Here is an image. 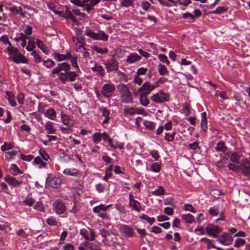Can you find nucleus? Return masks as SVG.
Masks as SVG:
<instances>
[{
  "mask_svg": "<svg viewBox=\"0 0 250 250\" xmlns=\"http://www.w3.org/2000/svg\"><path fill=\"white\" fill-rule=\"evenodd\" d=\"M71 65L67 62L59 63L57 66L51 71L52 74L58 75V79L63 83L67 81L74 82L76 78L82 74L80 69H74V71H70Z\"/></svg>",
  "mask_w": 250,
  "mask_h": 250,
  "instance_id": "obj_1",
  "label": "nucleus"
},
{
  "mask_svg": "<svg viewBox=\"0 0 250 250\" xmlns=\"http://www.w3.org/2000/svg\"><path fill=\"white\" fill-rule=\"evenodd\" d=\"M7 52L9 58L10 60L17 64L20 63H27L28 62L26 58L19 52L18 49L13 47H9L7 48Z\"/></svg>",
  "mask_w": 250,
  "mask_h": 250,
  "instance_id": "obj_2",
  "label": "nucleus"
},
{
  "mask_svg": "<svg viewBox=\"0 0 250 250\" xmlns=\"http://www.w3.org/2000/svg\"><path fill=\"white\" fill-rule=\"evenodd\" d=\"M119 94L121 101L123 103H130L132 102V95L127 86L125 84L119 85Z\"/></svg>",
  "mask_w": 250,
  "mask_h": 250,
  "instance_id": "obj_3",
  "label": "nucleus"
},
{
  "mask_svg": "<svg viewBox=\"0 0 250 250\" xmlns=\"http://www.w3.org/2000/svg\"><path fill=\"white\" fill-rule=\"evenodd\" d=\"M170 95L161 90L158 92L153 94L150 99L155 104H162L169 100Z\"/></svg>",
  "mask_w": 250,
  "mask_h": 250,
  "instance_id": "obj_4",
  "label": "nucleus"
},
{
  "mask_svg": "<svg viewBox=\"0 0 250 250\" xmlns=\"http://www.w3.org/2000/svg\"><path fill=\"white\" fill-rule=\"evenodd\" d=\"M103 64L105 66V67L108 73L113 71L118 70V62L113 57H112L104 61Z\"/></svg>",
  "mask_w": 250,
  "mask_h": 250,
  "instance_id": "obj_5",
  "label": "nucleus"
},
{
  "mask_svg": "<svg viewBox=\"0 0 250 250\" xmlns=\"http://www.w3.org/2000/svg\"><path fill=\"white\" fill-rule=\"evenodd\" d=\"M239 171H241L245 176L250 178V162L247 159H242L240 161Z\"/></svg>",
  "mask_w": 250,
  "mask_h": 250,
  "instance_id": "obj_6",
  "label": "nucleus"
},
{
  "mask_svg": "<svg viewBox=\"0 0 250 250\" xmlns=\"http://www.w3.org/2000/svg\"><path fill=\"white\" fill-rule=\"evenodd\" d=\"M115 90V85L111 83L104 84L101 89V93L105 98L111 97Z\"/></svg>",
  "mask_w": 250,
  "mask_h": 250,
  "instance_id": "obj_7",
  "label": "nucleus"
},
{
  "mask_svg": "<svg viewBox=\"0 0 250 250\" xmlns=\"http://www.w3.org/2000/svg\"><path fill=\"white\" fill-rule=\"evenodd\" d=\"M53 210L58 215L64 213L66 210L65 203L61 200H55L52 204Z\"/></svg>",
  "mask_w": 250,
  "mask_h": 250,
  "instance_id": "obj_8",
  "label": "nucleus"
},
{
  "mask_svg": "<svg viewBox=\"0 0 250 250\" xmlns=\"http://www.w3.org/2000/svg\"><path fill=\"white\" fill-rule=\"evenodd\" d=\"M158 86V84H151L149 82H146L138 89V91L141 93L149 95Z\"/></svg>",
  "mask_w": 250,
  "mask_h": 250,
  "instance_id": "obj_9",
  "label": "nucleus"
},
{
  "mask_svg": "<svg viewBox=\"0 0 250 250\" xmlns=\"http://www.w3.org/2000/svg\"><path fill=\"white\" fill-rule=\"evenodd\" d=\"M206 230L208 235L216 238L218 237L219 234L222 231V229L218 226L213 224H208L206 227Z\"/></svg>",
  "mask_w": 250,
  "mask_h": 250,
  "instance_id": "obj_10",
  "label": "nucleus"
},
{
  "mask_svg": "<svg viewBox=\"0 0 250 250\" xmlns=\"http://www.w3.org/2000/svg\"><path fill=\"white\" fill-rule=\"evenodd\" d=\"M80 234L83 236L85 240L94 241L96 238V235L94 231L90 228H88L87 229H82L80 231Z\"/></svg>",
  "mask_w": 250,
  "mask_h": 250,
  "instance_id": "obj_11",
  "label": "nucleus"
},
{
  "mask_svg": "<svg viewBox=\"0 0 250 250\" xmlns=\"http://www.w3.org/2000/svg\"><path fill=\"white\" fill-rule=\"evenodd\" d=\"M218 241L223 245L229 246L232 243L233 238L229 233L224 232L218 239Z\"/></svg>",
  "mask_w": 250,
  "mask_h": 250,
  "instance_id": "obj_12",
  "label": "nucleus"
},
{
  "mask_svg": "<svg viewBox=\"0 0 250 250\" xmlns=\"http://www.w3.org/2000/svg\"><path fill=\"white\" fill-rule=\"evenodd\" d=\"M120 230L127 237H133L135 235L133 228L127 225H122L120 228Z\"/></svg>",
  "mask_w": 250,
  "mask_h": 250,
  "instance_id": "obj_13",
  "label": "nucleus"
},
{
  "mask_svg": "<svg viewBox=\"0 0 250 250\" xmlns=\"http://www.w3.org/2000/svg\"><path fill=\"white\" fill-rule=\"evenodd\" d=\"M101 0H83V6H82L83 10L89 12Z\"/></svg>",
  "mask_w": 250,
  "mask_h": 250,
  "instance_id": "obj_14",
  "label": "nucleus"
},
{
  "mask_svg": "<svg viewBox=\"0 0 250 250\" xmlns=\"http://www.w3.org/2000/svg\"><path fill=\"white\" fill-rule=\"evenodd\" d=\"M101 206L103 204H101L93 208V211L98 214V215L102 219H108L109 218V215L107 214L106 209L103 210Z\"/></svg>",
  "mask_w": 250,
  "mask_h": 250,
  "instance_id": "obj_15",
  "label": "nucleus"
},
{
  "mask_svg": "<svg viewBox=\"0 0 250 250\" xmlns=\"http://www.w3.org/2000/svg\"><path fill=\"white\" fill-rule=\"evenodd\" d=\"M4 180L9 185L14 188L20 187L22 183L21 181H19L15 178L9 175H6L4 178Z\"/></svg>",
  "mask_w": 250,
  "mask_h": 250,
  "instance_id": "obj_16",
  "label": "nucleus"
},
{
  "mask_svg": "<svg viewBox=\"0 0 250 250\" xmlns=\"http://www.w3.org/2000/svg\"><path fill=\"white\" fill-rule=\"evenodd\" d=\"M29 39V37L26 35L22 33L19 32L16 33V37L14 38V40L16 42H21V46L24 48L27 44L26 40Z\"/></svg>",
  "mask_w": 250,
  "mask_h": 250,
  "instance_id": "obj_17",
  "label": "nucleus"
},
{
  "mask_svg": "<svg viewBox=\"0 0 250 250\" xmlns=\"http://www.w3.org/2000/svg\"><path fill=\"white\" fill-rule=\"evenodd\" d=\"M133 195L132 194H129V205L132 207V209L138 212L141 210V204L138 201L133 199Z\"/></svg>",
  "mask_w": 250,
  "mask_h": 250,
  "instance_id": "obj_18",
  "label": "nucleus"
},
{
  "mask_svg": "<svg viewBox=\"0 0 250 250\" xmlns=\"http://www.w3.org/2000/svg\"><path fill=\"white\" fill-rule=\"evenodd\" d=\"M91 69L94 73H96L99 76L103 77L105 75L104 67L97 62H94V66L91 67Z\"/></svg>",
  "mask_w": 250,
  "mask_h": 250,
  "instance_id": "obj_19",
  "label": "nucleus"
},
{
  "mask_svg": "<svg viewBox=\"0 0 250 250\" xmlns=\"http://www.w3.org/2000/svg\"><path fill=\"white\" fill-rule=\"evenodd\" d=\"M62 173L66 175L79 177L81 176V172L76 168H67L63 170Z\"/></svg>",
  "mask_w": 250,
  "mask_h": 250,
  "instance_id": "obj_20",
  "label": "nucleus"
},
{
  "mask_svg": "<svg viewBox=\"0 0 250 250\" xmlns=\"http://www.w3.org/2000/svg\"><path fill=\"white\" fill-rule=\"evenodd\" d=\"M141 57L136 53H130L126 59V62L128 64H132L139 61Z\"/></svg>",
  "mask_w": 250,
  "mask_h": 250,
  "instance_id": "obj_21",
  "label": "nucleus"
},
{
  "mask_svg": "<svg viewBox=\"0 0 250 250\" xmlns=\"http://www.w3.org/2000/svg\"><path fill=\"white\" fill-rule=\"evenodd\" d=\"M43 114L45 117L50 120L55 121L56 119V112L55 110L51 107L44 111Z\"/></svg>",
  "mask_w": 250,
  "mask_h": 250,
  "instance_id": "obj_22",
  "label": "nucleus"
},
{
  "mask_svg": "<svg viewBox=\"0 0 250 250\" xmlns=\"http://www.w3.org/2000/svg\"><path fill=\"white\" fill-rule=\"evenodd\" d=\"M49 185L52 188H58L61 184V179L59 177H53L48 180Z\"/></svg>",
  "mask_w": 250,
  "mask_h": 250,
  "instance_id": "obj_23",
  "label": "nucleus"
},
{
  "mask_svg": "<svg viewBox=\"0 0 250 250\" xmlns=\"http://www.w3.org/2000/svg\"><path fill=\"white\" fill-rule=\"evenodd\" d=\"M123 111L126 116L128 115H133L136 114H140L139 110L137 108L133 107H125L123 109Z\"/></svg>",
  "mask_w": 250,
  "mask_h": 250,
  "instance_id": "obj_24",
  "label": "nucleus"
},
{
  "mask_svg": "<svg viewBox=\"0 0 250 250\" xmlns=\"http://www.w3.org/2000/svg\"><path fill=\"white\" fill-rule=\"evenodd\" d=\"M62 17L66 19H70L74 22H77L76 19L67 6L65 7V11L63 12Z\"/></svg>",
  "mask_w": 250,
  "mask_h": 250,
  "instance_id": "obj_25",
  "label": "nucleus"
},
{
  "mask_svg": "<svg viewBox=\"0 0 250 250\" xmlns=\"http://www.w3.org/2000/svg\"><path fill=\"white\" fill-rule=\"evenodd\" d=\"M182 220L187 224H192L195 222L194 217L190 213L183 214L181 215Z\"/></svg>",
  "mask_w": 250,
  "mask_h": 250,
  "instance_id": "obj_26",
  "label": "nucleus"
},
{
  "mask_svg": "<svg viewBox=\"0 0 250 250\" xmlns=\"http://www.w3.org/2000/svg\"><path fill=\"white\" fill-rule=\"evenodd\" d=\"M201 126L203 130L206 132L208 128V124L207 120V113L206 112H202L201 114Z\"/></svg>",
  "mask_w": 250,
  "mask_h": 250,
  "instance_id": "obj_27",
  "label": "nucleus"
},
{
  "mask_svg": "<svg viewBox=\"0 0 250 250\" xmlns=\"http://www.w3.org/2000/svg\"><path fill=\"white\" fill-rule=\"evenodd\" d=\"M9 10L14 15L19 14L22 17H25V14L21 7L13 6L9 8Z\"/></svg>",
  "mask_w": 250,
  "mask_h": 250,
  "instance_id": "obj_28",
  "label": "nucleus"
},
{
  "mask_svg": "<svg viewBox=\"0 0 250 250\" xmlns=\"http://www.w3.org/2000/svg\"><path fill=\"white\" fill-rule=\"evenodd\" d=\"M109 36L104 31L99 30L97 32L96 40H100L104 42L107 41Z\"/></svg>",
  "mask_w": 250,
  "mask_h": 250,
  "instance_id": "obj_29",
  "label": "nucleus"
},
{
  "mask_svg": "<svg viewBox=\"0 0 250 250\" xmlns=\"http://www.w3.org/2000/svg\"><path fill=\"white\" fill-rule=\"evenodd\" d=\"M36 44L39 48H40L44 53L47 55L49 53V50L47 47L40 40H36Z\"/></svg>",
  "mask_w": 250,
  "mask_h": 250,
  "instance_id": "obj_30",
  "label": "nucleus"
},
{
  "mask_svg": "<svg viewBox=\"0 0 250 250\" xmlns=\"http://www.w3.org/2000/svg\"><path fill=\"white\" fill-rule=\"evenodd\" d=\"M160 3L164 6L171 7L176 6L177 1L175 0H158Z\"/></svg>",
  "mask_w": 250,
  "mask_h": 250,
  "instance_id": "obj_31",
  "label": "nucleus"
},
{
  "mask_svg": "<svg viewBox=\"0 0 250 250\" xmlns=\"http://www.w3.org/2000/svg\"><path fill=\"white\" fill-rule=\"evenodd\" d=\"M6 96L10 105L12 106H15L17 105V103L14 100V96L13 93L9 91H6Z\"/></svg>",
  "mask_w": 250,
  "mask_h": 250,
  "instance_id": "obj_32",
  "label": "nucleus"
},
{
  "mask_svg": "<svg viewBox=\"0 0 250 250\" xmlns=\"http://www.w3.org/2000/svg\"><path fill=\"white\" fill-rule=\"evenodd\" d=\"M241 155L237 152H232L230 154V160L235 164H239L240 163Z\"/></svg>",
  "mask_w": 250,
  "mask_h": 250,
  "instance_id": "obj_33",
  "label": "nucleus"
},
{
  "mask_svg": "<svg viewBox=\"0 0 250 250\" xmlns=\"http://www.w3.org/2000/svg\"><path fill=\"white\" fill-rule=\"evenodd\" d=\"M10 173L14 176L18 175L19 174H21L22 171L19 169L18 167L14 164H12L10 167Z\"/></svg>",
  "mask_w": 250,
  "mask_h": 250,
  "instance_id": "obj_34",
  "label": "nucleus"
},
{
  "mask_svg": "<svg viewBox=\"0 0 250 250\" xmlns=\"http://www.w3.org/2000/svg\"><path fill=\"white\" fill-rule=\"evenodd\" d=\"M53 123L50 121H47L44 125L48 134H54L56 132V129L53 127Z\"/></svg>",
  "mask_w": 250,
  "mask_h": 250,
  "instance_id": "obj_35",
  "label": "nucleus"
},
{
  "mask_svg": "<svg viewBox=\"0 0 250 250\" xmlns=\"http://www.w3.org/2000/svg\"><path fill=\"white\" fill-rule=\"evenodd\" d=\"M148 94H146L144 93H141L140 95V101L141 104L144 106H146L149 104V100L147 98V96Z\"/></svg>",
  "mask_w": 250,
  "mask_h": 250,
  "instance_id": "obj_36",
  "label": "nucleus"
},
{
  "mask_svg": "<svg viewBox=\"0 0 250 250\" xmlns=\"http://www.w3.org/2000/svg\"><path fill=\"white\" fill-rule=\"evenodd\" d=\"M227 149L225 143L223 141L218 142L215 147V149L217 152H225L227 150Z\"/></svg>",
  "mask_w": 250,
  "mask_h": 250,
  "instance_id": "obj_37",
  "label": "nucleus"
},
{
  "mask_svg": "<svg viewBox=\"0 0 250 250\" xmlns=\"http://www.w3.org/2000/svg\"><path fill=\"white\" fill-rule=\"evenodd\" d=\"M14 145L10 142H5L0 146L1 151L4 152L7 150H11L14 148Z\"/></svg>",
  "mask_w": 250,
  "mask_h": 250,
  "instance_id": "obj_38",
  "label": "nucleus"
},
{
  "mask_svg": "<svg viewBox=\"0 0 250 250\" xmlns=\"http://www.w3.org/2000/svg\"><path fill=\"white\" fill-rule=\"evenodd\" d=\"M99 234H100L103 238V239L102 241L103 243H105V242L107 240V238L110 235L109 231L104 229H101L100 230Z\"/></svg>",
  "mask_w": 250,
  "mask_h": 250,
  "instance_id": "obj_39",
  "label": "nucleus"
},
{
  "mask_svg": "<svg viewBox=\"0 0 250 250\" xmlns=\"http://www.w3.org/2000/svg\"><path fill=\"white\" fill-rule=\"evenodd\" d=\"M150 169L154 173H158L161 169V163L157 162L153 163L151 164Z\"/></svg>",
  "mask_w": 250,
  "mask_h": 250,
  "instance_id": "obj_40",
  "label": "nucleus"
},
{
  "mask_svg": "<svg viewBox=\"0 0 250 250\" xmlns=\"http://www.w3.org/2000/svg\"><path fill=\"white\" fill-rule=\"evenodd\" d=\"M151 194L156 196H162L165 194V190L162 186H159L157 188L151 192Z\"/></svg>",
  "mask_w": 250,
  "mask_h": 250,
  "instance_id": "obj_41",
  "label": "nucleus"
},
{
  "mask_svg": "<svg viewBox=\"0 0 250 250\" xmlns=\"http://www.w3.org/2000/svg\"><path fill=\"white\" fill-rule=\"evenodd\" d=\"M35 203L34 199L31 195H27L23 201V204L28 207H31Z\"/></svg>",
  "mask_w": 250,
  "mask_h": 250,
  "instance_id": "obj_42",
  "label": "nucleus"
},
{
  "mask_svg": "<svg viewBox=\"0 0 250 250\" xmlns=\"http://www.w3.org/2000/svg\"><path fill=\"white\" fill-rule=\"evenodd\" d=\"M42 62L43 65L48 69L52 68L55 64V62L50 59H47L46 60H43Z\"/></svg>",
  "mask_w": 250,
  "mask_h": 250,
  "instance_id": "obj_43",
  "label": "nucleus"
},
{
  "mask_svg": "<svg viewBox=\"0 0 250 250\" xmlns=\"http://www.w3.org/2000/svg\"><path fill=\"white\" fill-rule=\"evenodd\" d=\"M157 69L159 73L161 76L166 75L168 73L167 68L161 63L158 64Z\"/></svg>",
  "mask_w": 250,
  "mask_h": 250,
  "instance_id": "obj_44",
  "label": "nucleus"
},
{
  "mask_svg": "<svg viewBox=\"0 0 250 250\" xmlns=\"http://www.w3.org/2000/svg\"><path fill=\"white\" fill-rule=\"evenodd\" d=\"M97 32H94L88 27L86 28L85 35L94 40H96Z\"/></svg>",
  "mask_w": 250,
  "mask_h": 250,
  "instance_id": "obj_45",
  "label": "nucleus"
},
{
  "mask_svg": "<svg viewBox=\"0 0 250 250\" xmlns=\"http://www.w3.org/2000/svg\"><path fill=\"white\" fill-rule=\"evenodd\" d=\"M93 141L95 144H99L102 139V133L95 132L92 135Z\"/></svg>",
  "mask_w": 250,
  "mask_h": 250,
  "instance_id": "obj_46",
  "label": "nucleus"
},
{
  "mask_svg": "<svg viewBox=\"0 0 250 250\" xmlns=\"http://www.w3.org/2000/svg\"><path fill=\"white\" fill-rule=\"evenodd\" d=\"M92 49L98 53L101 54H105L108 53V49L106 47L102 48L96 45L92 47Z\"/></svg>",
  "mask_w": 250,
  "mask_h": 250,
  "instance_id": "obj_47",
  "label": "nucleus"
},
{
  "mask_svg": "<svg viewBox=\"0 0 250 250\" xmlns=\"http://www.w3.org/2000/svg\"><path fill=\"white\" fill-rule=\"evenodd\" d=\"M31 56H32L34 59V62L36 63H39L42 62L43 60H42L41 56L36 51H33L31 53Z\"/></svg>",
  "mask_w": 250,
  "mask_h": 250,
  "instance_id": "obj_48",
  "label": "nucleus"
},
{
  "mask_svg": "<svg viewBox=\"0 0 250 250\" xmlns=\"http://www.w3.org/2000/svg\"><path fill=\"white\" fill-rule=\"evenodd\" d=\"M140 219L146 220L150 225H152L155 221L154 217H149L146 214H143L140 216Z\"/></svg>",
  "mask_w": 250,
  "mask_h": 250,
  "instance_id": "obj_49",
  "label": "nucleus"
},
{
  "mask_svg": "<svg viewBox=\"0 0 250 250\" xmlns=\"http://www.w3.org/2000/svg\"><path fill=\"white\" fill-rule=\"evenodd\" d=\"M219 212V208L216 206L211 207L208 209L209 214L211 217L217 216L218 215Z\"/></svg>",
  "mask_w": 250,
  "mask_h": 250,
  "instance_id": "obj_50",
  "label": "nucleus"
},
{
  "mask_svg": "<svg viewBox=\"0 0 250 250\" xmlns=\"http://www.w3.org/2000/svg\"><path fill=\"white\" fill-rule=\"evenodd\" d=\"M0 41L2 42V43L5 45H8V47L7 49L9 47H13L11 43L9 41L8 36L7 35H2L0 37Z\"/></svg>",
  "mask_w": 250,
  "mask_h": 250,
  "instance_id": "obj_51",
  "label": "nucleus"
},
{
  "mask_svg": "<svg viewBox=\"0 0 250 250\" xmlns=\"http://www.w3.org/2000/svg\"><path fill=\"white\" fill-rule=\"evenodd\" d=\"M25 47L28 51L32 52L33 51H34V49L36 47L35 42L33 40L28 41L27 45H26Z\"/></svg>",
  "mask_w": 250,
  "mask_h": 250,
  "instance_id": "obj_52",
  "label": "nucleus"
},
{
  "mask_svg": "<svg viewBox=\"0 0 250 250\" xmlns=\"http://www.w3.org/2000/svg\"><path fill=\"white\" fill-rule=\"evenodd\" d=\"M183 18L189 22H193L195 21V19L193 18V15L189 12H187L183 14Z\"/></svg>",
  "mask_w": 250,
  "mask_h": 250,
  "instance_id": "obj_53",
  "label": "nucleus"
},
{
  "mask_svg": "<svg viewBox=\"0 0 250 250\" xmlns=\"http://www.w3.org/2000/svg\"><path fill=\"white\" fill-rule=\"evenodd\" d=\"M117 74L121 82H124L125 83L127 82V77L124 73L121 72V71L118 70L117 72Z\"/></svg>",
  "mask_w": 250,
  "mask_h": 250,
  "instance_id": "obj_54",
  "label": "nucleus"
},
{
  "mask_svg": "<svg viewBox=\"0 0 250 250\" xmlns=\"http://www.w3.org/2000/svg\"><path fill=\"white\" fill-rule=\"evenodd\" d=\"M46 223L50 226H56L57 225V221L55 217L50 216L46 219Z\"/></svg>",
  "mask_w": 250,
  "mask_h": 250,
  "instance_id": "obj_55",
  "label": "nucleus"
},
{
  "mask_svg": "<svg viewBox=\"0 0 250 250\" xmlns=\"http://www.w3.org/2000/svg\"><path fill=\"white\" fill-rule=\"evenodd\" d=\"M143 125L146 128L150 130H153L155 128V124L152 122L145 121L143 122Z\"/></svg>",
  "mask_w": 250,
  "mask_h": 250,
  "instance_id": "obj_56",
  "label": "nucleus"
},
{
  "mask_svg": "<svg viewBox=\"0 0 250 250\" xmlns=\"http://www.w3.org/2000/svg\"><path fill=\"white\" fill-rule=\"evenodd\" d=\"M52 55L54 59H55L57 62L65 61L64 54H61L58 52H54Z\"/></svg>",
  "mask_w": 250,
  "mask_h": 250,
  "instance_id": "obj_57",
  "label": "nucleus"
},
{
  "mask_svg": "<svg viewBox=\"0 0 250 250\" xmlns=\"http://www.w3.org/2000/svg\"><path fill=\"white\" fill-rule=\"evenodd\" d=\"M183 209L186 211H188L194 213L196 212V209L193 208L192 205L189 204H186L184 205Z\"/></svg>",
  "mask_w": 250,
  "mask_h": 250,
  "instance_id": "obj_58",
  "label": "nucleus"
},
{
  "mask_svg": "<svg viewBox=\"0 0 250 250\" xmlns=\"http://www.w3.org/2000/svg\"><path fill=\"white\" fill-rule=\"evenodd\" d=\"M246 241L244 239L241 238H237L235 240L234 244V247L238 248L241 246L244 245Z\"/></svg>",
  "mask_w": 250,
  "mask_h": 250,
  "instance_id": "obj_59",
  "label": "nucleus"
},
{
  "mask_svg": "<svg viewBox=\"0 0 250 250\" xmlns=\"http://www.w3.org/2000/svg\"><path fill=\"white\" fill-rule=\"evenodd\" d=\"M158 58L160 62L166 63L167 65H169L170 62L168 60L167 57L165 55L160 54L158 55Z\"/></svg>",
  "mask_w": 250,
  "mask_h": 250,
  "instance_id": "obj_60",
  "label": "nucleus"
},
{
  "mask_svg": "<svg viewBox=\"0 0 250 250\" xmlns=\"http://www.w3.org/2000/svg\"><path fill=\"white\" fill-rule=\"evenodd\" d=\"M115 208L117 210L121 213H125L126 212L125 207L121 203H116L115 205Z\"/></svg>",
  "mask_w": 250,
  "mask_h": 250,
  "instance_id": "obj_61",
  "label": "nucleus"
},
{
  "mask_svg": "<svg viewBox=\"0 0 250 250\" xmlns=\"http://www.w3.org/2000/svg\"><path fill=\"white\" fill-rule=\"evenodd\" d=\"M122 6L128 7L129 6H134V4L132 0H122L121 2Z\"/></svg>",
  "mask_w": 250,
  "mask_h": 250,
  "instance_id": "obj_62",
  "label": "nucleus"
},
{
  "mask_svg": "<svg viewBox=\"0 0 250 250\" xmlns=\"http://www.w3.org/2000/svg\"><path fill=\"white\" fill-rule=\"evenodd\" d=\"M70 59L73 68L80 69L78 64L77 58L76 57H71Z\"/></svg>",
  "mask_w": 250,
  "mask_h": 250,
  "instance_id": "obj_63",
  "label": "nucleus"
},
{
  "mask_svg": "<svg viewBox=\"0 0 250 250\" xmlns=\"http://www.w3.org/2000/svg\"><path fill=\"white\" fill-rule=\"evenodd\" d=\"M227 159H226L225 157H223L222 159H221L220 161H218L216 163V165L217 167L218 168H222L226 164V161Z\"/></svg>",
  "mask_w": 250,
  "mask_h": 250,
  "instance_id": "obj_64",
  "label": "nucleus"
}]
</instances>
